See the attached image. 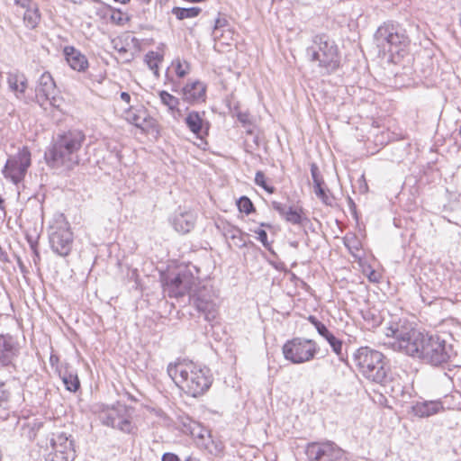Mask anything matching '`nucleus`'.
Instances as JSON below:
<instances>
[{"instance_id": "f257e3e1", "label": "nucleus", "mask_w": 461, "mask_h": 461, "mask_svg": "<svg viewBox=\"0 0 461 461\" xmlns=\"http://www.w3.org/2000/svg\"><path fill=\"white\" fill-rule=\"evenodd\" d=\"M386 336L394 339L392 342L394 350L432 366H443L456 355L449 334L421 332L395 324L387 328Z\"/></svg>"}, {"instance_id": "f03ea898", "label": "nucleus", "mask_w": 461, "mask_h": 461, "mask_svg": "<svg viewBox=\"0 0 461 461\" xmlns=\"http://www.w3.org/2000/svg\"><path fill=\"white\" fill-rule=\"evenodd\" d=\"M354 361L362 375L383 386L385 393L393 397L402 393L400 378L393 375L383 353L369 347H361L355 352Z\"/></svg>"}, {"instance_id": "7ed1b4c3", "label": "nucleus", "mask_w": 461, "mask_h": 461, "mask_svg": "<svg viewBox=\"0 0 461 461\" xmlns=\"http://www.w3.org/2000/svg\"><path fill=\"white\" fill-rule=\"evenodd\" d=\"M167 372L176 385L192 397L203 395L212 383L211 370L192 361L170 363Z\"/></svg>"}, {"instance_id": "20e7f679", "label": "nucleus", "mask_w": 461, "mask_h": 461, "mask_svg": "<svg viewBox=\"0 0 461 461\" xmlns=\"http://www.w3.org/2000/svg\"><path fill=\"white\" fill-rule=\"evenodd\" d=\"M85 139V134L79 130H69L58 134L45 152L47 164L53 168L73 169L79 164L78 153Z\"/></svg>"}, {"instance_id": "39448f33", "label": "nucleus", "mask_w": 461, "mask_h": 461, "mask_svg": "<svg viewBox=\"0 0 461 461\" xmlns=\"http://www.w3.org/2000/svg\"><path fill=\"white\" fill-rule=\"evenodd\" d=\"M306 55L311 61H317L319 67L328 72H333L340 65V55L338 45L327 34H317L312 38V44L306 49Z\"/></svg>"}, {"instance_id": "423d86ee", "label": "nucleus", "mask_w": 461, "mask_h": 461, "mask_svg": "<svg viewBox=\"0 0 461 461\" xmlns=\"http://www.w3.org/2000/svg\"><path fill=\"white\" fill-rule=\"evenodd\" d=\"M191 303L203 315L205 321L211 322L218 315L217 296L210 285L196 284L189 294Z\"/></svg>"}, {"instance_id": "0eeeda50", "label": "nucleus", "mask_w": 461, "mask_h": 461, "mask_svg": "<svg viewBox=\"0 0 461 461\" xmlns=\"http://www.w3.org/2000/svg\"><path fill=\"white\" fill-rule=\"evenodd\" d=\"M282 351L286 360L293 364H303L315 357L319 352V347L312 339L298 337L286 341Z\"/></svg>"}, {"instance_id": "6e6552de", "label": "nucleus", "mask_w": 461, "mask_h": 461, "mask_svg": "<svg viewBox=\"0 0 461 461\" xmlns=\"http://www.w3.org/2000/svg\"><path fill=\"white\" fill-rule=\"evenodd\" d=\"M99 419L103 425L119 429L124 433H131L134 429L131 415L124 404L117 403L104 407L100 411Z\"/></svg>"}, {"instance_id": "1a4fd4ad", "label": "nucleus", "mask_w": 461, "mask_h": 461, "mask_svg": "<svg viewBox=\"0 0 461 461\" xmlns=\"http://www.w3.org/2000/svg\"><path fill=\"white\" fill-rule=\"evenodd\" d=\"M305 454L309 461H349L348 454L330 440L308 443Z\"/></svg>"}, {"instance_id": "9d476101", "label": "nucleus", "mask_w": 461, "mask_h": 461, "mask_svg": "<svg viewBox=\"0 0 461 461\" xmlns=\"http://www.w3.org/2000/svg\"><path fill=\"white\" fill-rule=\"evenodd\" d=\"M49 240L52 251L60 257H67L73 247V233L68 222H56L50 227Z\"/></svg>"}, {"instance_id": "9b49d317", "label": "nucleus", "mask_w": 461, "mask_h": 461, "mask_svg": "<svg viewBox=\"0 0 461 461\" xmlns=\"http://www.w3.org/2000/svg\"><path fill=\"white\" fill-rule=\"evenodd\" d=\"M31 166V152L27 147L19 149L16 155L11 156L3 169L5 178H9L13 183L21 182Z\"/></svg>"}, {"instance_id": "f8f14e48", "label": "nucleus", "mask_w": 461, "mask_h": 461, "mask_svg": "<svg viewBox=\"0 0 461 461\" xmlns=\"http://www.w3.org/2000/svg\"><path fill=\"white\" fill-rule=\"evenodd\" d=\"M196 284L197 279L189 270L179 271L175 276H167L163 281L165 291L173 297L190 294Z\"/></svg>"}, {"instance_id": "ddd939ff", "label": "nucleus", "mask_w": 461, "mask_h": 461, "mask_svg": "<svg viewBox=\"0 0 461 461\" xmlns=\"http://www.w3.org/2000/svg\"><path fill=\"white\" fill-rule=\"evenodd\" d=\"M35 95L37 102L41 107H44L47 104L53 107L59 106V90L50 72H44L39 77Z\"/></svg>"}, {"instance_id": "4468645a", "label": "nucleus", "mask_w": 461, "mask_h": 461, "mask_svg": "<svg viewBox=\"0 0 461 461\" xmlns=\"http://www.w3.org/2000/svg\"><path fill=\"white\" fill-rule=\"evenodd\" d=\"M50 444L53 449L46 458V461H74L76 450L74 442L65 433H60L51 438Z\"/></svg>"}, {"instance_id": "2eb2a0df", "label": "nucleus", "mask_w": 461, "mask_h": 461, "mask_svg": "<svg viewBox=\"0 0 461 461\" xmlns=\"http://www.w3.org/2000/svg\"><path fill=\"white\" fill-rule=\"evenodd\" d=\"M20 355V345L14 336L0 334V366H14V361Z\"/></svg>"}, {"instance_id": "dca6fc26", "label": "nucleus", "mask_w": 461, "mask_h": 461, "mask_svg": "<svg viewBox=\"0 0 461 461\" xmlns=\"http://www.w3.org/2000/svg\"><path fill=\"white\" fill-rule=\"evenodd\" d=\"M392 30V43L388 44V50H386V53L393 56L394 54L400 55L402 51H403L410 44V38L407 34L406 30L398 23H393V25H391Z\"/></svg>"}, {"instance_id": "f3484780", "label": "nucleus", "mask_w": 461, "mask_h": 461, "mask_svg": "<svg viewBox=\"0 0 461 461\" xmlns=\"http://www.w3.org/2000/svg\"><path fill=\"white\" fill-rule=\"evenodd\" d=\"M182 98L190 104L203 103L206 98V86L199 81L187 83L181 90Z\"/></svg>"}, {"instance_id": "a211bd4d", "label": "nucleus", "mask_w": 461, "mask_h": 461, "mask_svg": "<svg viewBox=\"0 0 461 461\" xmlns=\"http://www.w3.org/2000/svg\"><path fill=\"white\" fill-rule=\"evenodd\" d=\"M272 208L287 222L294 225H301L303 221V209L299 206H287L280 202L272 201Z\"/></svg>"}, {"instance_id": "6ab92c4d", "label": "nucleus", "mask_w": 461, "mask_h": 461, "mask_svg": "<svg viewBox=\"0 0 461 461\" xmlns=\"http://www.w3.org/2000/svg\"><path fill=\"white\" fill-rule=\"evenodd\" d=\"M59 378L62 380L66 390L76 393L80 388V381L77 373L68 364L60 365L57 367Z\"/></svg>"}, {"instance_id": "aec40b11", "label": "nucleus", "mask_w": 461, "mask_h": 461, "mask_svg": "<svg viewBox=\"0 0 461 461\" xmlns=\"http://www.w3.org/2000/svg\"><path fill=\"white\" fill-rule=\"evenodd\" d=\"M64 55L70 68L78 72H84L88 68L86 57L72 46L64 49Z\"/></svg>"}, {"instance_id": "412c9836", "label": "nucleus", "mask_w": 461, "mask_h": 461, "mask_svg": "<svg viewBox=\"0 0 461 461\" xmlns=\"http://www.w3.org/2000/svg\"><path fill=\"white\" fill-rule=\"evenodd\" d=\"M391 25H393V22L384 23L381 26L378 27L374 35L376 47L379 49V51L383 52L384 54H386V50H388L389 47L388 44L392 43Z\"/></svg>"}, {"instance_id": "4be33fe9", "label": "nucleus", "mask_w": 461, "mask_h": 461, "mask_svg": "<svg viewBox=\"0 0 461 461\" xmlns=\"http://www.w3.org/2000/svg\"><path fill=\"white\" fill-rule=\"evenodd\" d=\"M195 224V216L191 212H180L173 218L172 225L174 229L181 233H188L194 229Z\"/></svg>"}, {"instance_id": "5701e85b", "label": "nucleus", "mask_w": 461, "mask_h": 461, "mask_svg": "<svg viewBox=\"0 0 461 461\" xmlns=\"http://www.w3.org/2000/svg\"><path fill=\"white\" fill-rule=\"evenodd\" d=\"M185 122L191 132L197 137H200L203 129L205 131H208V122H204L201 114L196 111H191L187 113L185 118Z\"/></svg>"}, {"instance_id": "b1692460", "label": "nucleus", "mask_w": 461, "mask_h": 461, "mask_svg": "<svg viewBox=\"0 0 461 461\" xmlns=\"http://www.w3.org/2000/svg\"><path fill=\"white\" fill-rule=\"evenodd\" d=\"M126 116L129 122L132 123L142 131H146V127L149 124V121H148L149 115L147 110L143 106L139 109L131 107L126 113Z\"/></svg>"}, {"instance_id": "393cba45", "label": "nucleus", "mask_w": 461, "mask_h": 461, "mask_svg": "<svg viewBox=\"0 0 461 461\" xmlns=\"http://www.w3.org/2000/svg\"><path fill=\"white\" fill-rule=\"evenodd\" d=\"M440 409H442L441 402L436 401L417 402L412 406L414 415L419 417H429L437 413Z\"/></svg>"}, {"instance_id": "a878e982", "label": "nucleus", "mask_w": 461, "mask_h": 461, "mask_svg": "<svg viewBox=\"0 0 461 461\" xmlns=\"http://www.w3.org/2000/svg\"><path fill=\"white\" fill-rule=\"evenodd\" d=\"M40 19L41 14L36 3L24 11L23 22L27 28L34 29L38 25Z\"/></svg>"}, {"instance_id": "bb28decb", "label": "nucleus", "mask_w": 461, "mask_h": 461, "mask_svg": "<svg viewBox=\"0 0 461 461\" xmlns=\"http://www.w3.org/2000/svg\"><path fill=\"white\" fill-rule=\"evenodd\" d=\"M158 95H159L162 104L167 106L170 113H172L175 112L180 113V110L178 109V105H179L180 102L177 97L172 95L171 94H169L168 92H167L165 90L159 91Z\"/></svg>"}, {"instance_id": "cd10ccee", "label": "nucleus", "mask_w": 461, "mask_h": 461, "mask_svg": "<svg viewBox=\"0 0 461 461\" xmlns=\"http://www.w3.org/2000/svg\"><path fill=\"white\" fill-rule=\"evenodd\" d=\"M223 32H228L230 36L232 35L233 32L230 28L229 21L226 17H218L215 20L212 35L214 39H220L223 36Z\"/></svg>"}, {"instance_id": "c85d7f7f", "label": "nucleus", "mask_w": 461, "mask_h": 461, "mask_svg": "<svg viewBox=\"0 0 461 461\" xmlns=\"http://www.w3.org/2000/svg\"><path fill=\"white\" fill-rule=\"evenodd\" d=\"M8 84L13 91L24 93L27 88V79L23 75H10Z\"/></svg>"}, {"instance_id": "c756f323", "label": "nucleus", "mask_w": 461, "mask_h": 461, "mask_svg": "<svg viewBox=\"0 0 461 461\" xmlns=\"http://www.w3.org/2000/svg\"><path fill=\"white\" fill-rule=\"evenodd\" d=\"M201 13V8L199 7H190V8H182V7H174L172 9V14L176 15L178 20H184L186 18H194L199 15Z\"/></svg>"}, {"instance_id": "7c9ffc66", "label": "nucleus", "mask_w": 461, "mask_h": 461, "mask_svg": "<svg viewBox=\"0 0 461 461\" xmlns=\"http://www.w3.org/2000/svg\"><path fill=\"white\" fill-rule=\"evenodd\" d=\"M325 339L330 344L332 351L339 357V358L340 360H344V356L342 353L343 341L335 337L332 333L327 336Z\"/></svg>"}, {"instance_id": "2f4dec72", "label": "nucleus", "mask_w": 461, "mask_h": 461, "mask_svg": "<svg viewBox=\"0 0 461 461\" xmlns=\"http://www.w3.org/2000/svg\"><path fill=\"white\" fill-rule=\"evenodd\" d=\"M362 317L366 322H367L372 328L377 327L381 324L382 319L379 313L376 311L368 309L366 311H362Z\"/></svg>"}, {"instance_id": "473e14b6", "label": "nucleus", "mask_w": 461, "mask_h": 461, "mask_svg": "<svg viewBox=\"0 0 461 461\" xmlns=\"http://www.w3.org/2000/svg\"><path fill=\"white\" fill-rule=\"evenodd\" d=\"M313 186L316 196L326 205H331L333 198L328 194L329 190L326 188L325 183Z\"/></svg>"}, {"instance_id": "72a5a7b5", "label": "nucleus", "mask_w": 461, "mask_h": 461, "mask_svg": "<svg viewBox=\"0 0 461 461\" xmlns=\"http://www.w3.org/2000/svg\"><path fill=\"white\" fill-rule=\"evenodd\" d=\"M194 429L191 432V437L196 441L197 444H204V439L209 437V430L203 427L199 422L194 425Z\"/></svg>"}, {"instance_id": "f704fd0d", "label": "nucleus", "mask_w": 461, "mask_h": 461, "mask_svg": "<svg viewBox=\"0 0 461 461\" xmlns=\"http://www.w3.org/2000/svg\"><path fill=\"white\" fill-rule=\"evenodd\" d=\"M145 61L154 74L158 76V63L161 61V57L157 52L149 51L145 56Z\"/></svg>"}, {"instance_id": "c9c22d12", "label": "nucleus", "mask_w": 461, "mask_h": 461, "mask_svg": "<svg viewBox=\"0 0 461 461\" xmlns=\"http://www.w3.org/2000/svg\"><path fill=\"white\" fill-rule=\"evenodd\" d=\"M255 184L269 194H274L276 192V187L267 184L266 176L262 171H258L256 173Z\"/></svg>"}, {"instance_id": "e433bc0d", "label": "nucleus", "mask_w": 461, "mask_h": 461, "mask_svg": "<svg viewBox=\"0 0 461 461\" xmlns=\"http://www.w3.org/2000/svg\"><path fill=\"white\" fill-rule=\"evenodd\" d=\"M237 205L240 212H244L246 214H249L255 211V207L251 200L247 196H241L237 201Z\"/></svg>"}, {"instance_id": "4c0bfd02", "label": "nucleus", "mask_w": 461, "mask_h": 461, "mask_svg": "<svg viewBox=\"0 0 461 461\" xmlns=\"http://www.w3.org/2000/svg\"><path fill=\"white\" fill-rule=\"evenodd\" d=\"M173 65H175L176 74L178 77L182 78L188 74L189 64L187 62L183 64L179 59H177L173 63Z\"/></svg>"}, {"instance_id": "58836bf2", "label": "nucleus", "mask_w": 461, "mask_h": 461, "mask_svg": "<svg viewBox=\"0 0 461 461\" xmlns=\"http://www.w3.org/2000/svg\"><path fill=\"white\" fill-rule=\"evenodd\" d=\"M311 175L313 181V185L324 184V180L321 175L319 167L315 163L311 165Z\"/></svg>"}, {"instance_id": "ea45409f", "label": "nucleus", "mask_w": 461, "mask_h": 461, "mask_svg": "<svg viewBox=\"0 0 461 461\" xmlns=\"http://www.w3.org/2000/svg\"><path fill=\"white\" fill-rule=\"evenodd\" d=\"M254 232L258 235V240L262 243L264 248L268 251H272L271 244L267 240V234L265 230L258 229Z\"/></svg>"}, {"instance_id": "a19ab883", "label": "nucleus", "mask_w": 461, "mask_h": 461, "mask_svg": "<svg viewBox=\"0 0 461 461\" xmlns=\"http://www.w3.org/2000/svg\"><path fill=\"white\" fill-rule=\"evenodd\" d=\"M234 112L239 122L242 123L243 126L251 124L249 113L248 112H241L237 106L234 108Z\"/></svg>"}, {"instance_id": "79ce46f5", "label": "nucleus", "mask_w": 461, "mask_h": 461, "mask_svg": "<svg viewBox=\"0 0 461 461\" xmlns=\"http://www.w3.org/2000/svg\"><path fill=\"white\" fill-rule=\"evenodd\" d=\"M197 423H198L197 421H195L190 418H186V419L183 420V421H182L183 433L191 436V432L193 431V429H194V425H197Z\"/></svg>"}, {"instance_id": "37998d69", "label": "nucleus", "mask_w": 461, "mask_h": 461, "mask_svg": "<svg viewBox=\"0 0 461 461\" xmlns=\"http://www.w3.org/2000/svg\"><path fill=\"white\" fill-rule=\"evenodd\" d=\"M10 395L11 393L9 390L6 389L5 383L0 381V405L9 401Z\"/></svg>"}, {"instance_id": "c03bdc74", "label": "nucleus", "mask_w": 461, "mask_h": 461, "mask_svg": "<svg viewBox=\"0 0 461 461\" xmlns=\"http://www.w3.org/2000/svg\"><path fill=\"white\" fill-rule=\"evenodd\" d=\"M28 241L30 243V247L34 254V262H36L37 259H40V255L38 251V241L32 240V238H28Z\"/></svg>"}, {"instance_id": "a18cd8bd", "label": "nucleus", "mask_w": 461, "mask_h": 461, "mask_svg": "<svg viewBox=\"0 0 461 461\" xmlns=\"http://www.w3.org/2000/svg\"><path fill=\"white\" fill-rule=\"evenodd\" d=\"M14 3L16 5L22 7L24 10L30 8L31 5L35 4L32 0H14Z\"/></svg>"}, {"instance_id": "49530a36", "label": "nucleus", "mask_w": 461, "mask_h": 461, "mask_svg": "<svg viewBox=\"0 0 461 461\" xmlns=\"http://www.w3.org/2000/svg\"><path fill=\"white\" fill-rule=\"evenodd\" d=\"M161 461H181L177 455L170 452L164 453Z\"/></svg>"}, {"instance_id": "de8ad7c7", "label": "nucleus", "mask_w": 461, "mask_h": 461, "mask_svg": "<svg viewBox=\"0 0 461 461\" xmlns=\"http://www.w3.org/2000/svg\"><path fill=\"white\" fill-rule=\"evenodd\" d=\"M59 356L55 355V354H51L50 357V364L51 366H56V368L58 366H60L59 365Z\"/></svg>"}, {"instance_id": "09e8293b", "label": "nucleus", "mask_w": 461, "mask_h": 461, "mask_svg": "<svg viewBox=\"0 0 461 461\" xmlns=\"http://www.w3.org/2000/svg\"><path fill=\"white\" fill-rule=\"evenodd\" d=\"M317 332L324 339L331 333L325 324Z\"/></svg>"}, {"instance_id": "8fccbe9b", "label": "nucleus", "mask_w": 461, "mask_h": 461, "mask_svg": "<svg viewBox=\"0 0 461 461\" xmlns=\"http://www.w3.org/2000/svg\"><path fill=\"white\" fill-rule=\"evenodd\" d=\"M307 320L309 321V322L314 326V328L321 322L315 316L313 315H309Z\"/></svg>"}, {"instance_id": "3c124183", "label": "nucleus", "mask_w": 461, "mask_h": 461, "mask_svg": "<svg viewBox=\"0 0 461 461\" xmlns=\"http://www.w3.org/2000/svg\"><path fill=\"white\" fill-rule=\"evenodd\" d=\"M120 97L123 102L127 104L131 102V95L127 92H122Z\"/></svg>"}, {"instance_id": "603ef678", "label": "nucleus", "mask_w": 461, "mask_h": 461, "mask_svg": "<svg viewBox=\"0 0 461 461\" xmlns=\"http://www.w3.org/2000/svg\"><path fill=\"white\" fill-rule=\"evenodd\" d=\"M184 461H201L200 458L194 456H188Z\"/></svg>"}, {"instance_id": "864d4df0", "label": "nucleus", "mask_w": 461, "mask_h": 461, "mask_svg": "<svg viewBox=\"0 0 461 461\" xmlns=\"http://www.w3.org/2000/svg\"><path fill=\"white\" fill-rule=\"evenodd\" d=\"M238 234H241V230L240 229L234 230L233 233L231 234L230 238L235 239L237 238Z\"/></svg>"}, {"instance_id": "5fc2aeb1", "label": "nucleus", "mask_w": 461, "mask_h": 461, "mask_svg": "<svg viewBox=\"0 0 461 461\" xmlns=\"http://www.w3.org/2000/svg\"><path fill=\"white\" fill-rule=\"evenodd\" d=\"M115 49L118 50V52L120 54H123V53H126L127 52V49L125 47H121V48H116Z\"/></svg>"}, {"instance_id": "6e6d98bb", "label": "nucleus", "mask_w": 461, "mask_h": 461, "mask_svg": "<svg viewBox=\"0 0 461 461\" xmlns=\"http://www.w3.org/2000/svg\"><path fill=\"white\" fill-rule=\"evenodd\" d=\"M260 226L261 227H265L267 229H271L272 228V225L270 223H268V222H261Z\"/></svg>"}, {"instance_id": "4d7b16f0", "label": "nucleus", "mask_w": 461, "mask_h": 461, "mask_svg": "<svg viewBox=\"0 0 461 461\" xmlns=\"http://www.w3.org/2000/svg\"><path fill=\"white\" fill-rule=\"evenodd\" d=\"M324 325V323H322L321 321L315 327L316 330H320L321 327H322Z\"/></svg>"}, {"instance_id": "13d9d810", "label": "nucleus", "mask_w": 461, "mask_h": 461, "mask_svg": "<svg viewBox=\"0 0 461 461\" xmlns=\"http://www.w3.org/2000/svg\"><path fill=\"white\" fill-rule=\"evenodd\" d=\"M0 209L4 210V200L2 199L1 196H0Z\"/></svg>"}, {"instance_id": "bf43d9fd", "label": "nucleus", "mask_w": 461, "mask_h": 461, "mask_svg": "<svg viewBox=\"0 0 461 461\" xmlns=\"http://www.w3.org/2000/svg\"><path fill=\"white\" fill-rule=\"evenodd\" d=\"M115 2H118V3H121V4H126L128 3L130 0H114Z\"/></svg>"}]
</instances>
